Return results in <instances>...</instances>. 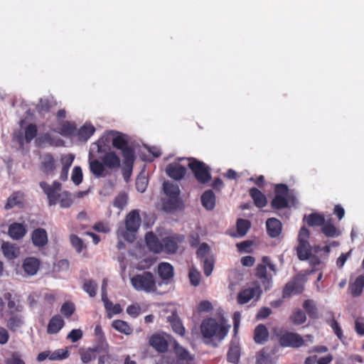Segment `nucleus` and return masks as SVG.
<instances>
[{
	"instance_id": "obj_1",
	"label": "nucleus",
	"mask_w": 364,
	"mask_h": 364,
	"mask_svg": "<svg viewBox=\"0 0 364 364\" xmlns=\"http://www.w3.org/2000/svg\"><path fill=\"white\" fill-rule=\"evenodd\" d=\"M230 326L225 325L223 322L218 323L213 318L204 319L200 326V333L204 339L215 338L222 341L227 336Z\"/></svg>"
},
{
	"instance_id": "obj_2",
	"label": "nucleus",
	"mask_w": 364,
	"mask_h": 364,
	"mask_svg": "<svg viewBox=\"0 0 364 364\" xmlns=\"http://www.w3.org/2000/svg\"><path fill=\"white\" fill-rule=\"evenodd\" d=\"M274 196L272 198L270 205L274 210H279L294 205L295 197L290 194L289 188L284 183L276 184L274 188Z\"/></svg>"
},
{
	"instance_id": "obj_3",
	"label": "nucleus",
	"mask_w": 364,
	"mask_h": 364,
	"mask_svg": "<svg viewBox=\"0 0 364 364\" xmlns=\"http://www.w3.org/2000/svg\"><path fill=\"white\" fill-rule=\"evenodd\" d=\"M183 159L188 161V167L199 183L205 184L210 182L211 180L210 168L206 164L193 157L179 158L178 161Z\"/></svg>"
},
{
	"instance_id": "obj_4",
	"label": "nucleus",
	"mask_w": 364,
	"mask_h": 364,
	"mask_svg": "<svg viewBox=\"0 0 364 364\" xmlns=\"http://www.w3.org/2000/svg\"><path fill=\"white\" fill-rule=\"evenodd\" d=\"M131 284L134 289L146 293L156 291V282L154 275L150 272H144L132 277Z\"/></svg>"
},
{
	"instance_id": "obj_5",
	"label": "nucleus",
	"mask_w": 364,
	"mask_h": 364,
	"mask_svg": "<svg viewBox=\"0 0 364 364\" xmlns=\"http://www.w3.org/2000/svg\"><path fill=\"white\" fill-rule=\"evenodd\" d=\"M117 135L112 139V146L122 151L123 156V163L129 168H132L136 159L134 149L129 146L128 141L124 136L118 132Z\"/></svg>"
},
{
	"instance_id": "obj_6",
	"label": "nucleus",
	"mask_w": 364,
	"mask_h": 364,
	"mask_svg": "<svg viewBox=\"0 0 364 364\" xmlns=\"http://www.w3.org/2000/svg\"><path fill=\"white\" fill-rule=\"evenodd\" d=\"M39 186L47 196L48 205H55L58 203V197L62 192V184L57 181H54L50 185L46 181H41Z\"/></svg>"
},
{
	"instance_id": "obj_7",
	"label": "nucleus",
	"mask_w": 364,
	"mask_h": 364,
	"mask_svg": "<svg viewBox=\"0 0 364 364\" xmlns=\"http://www.w3.org/2000/svg\"><path fill=\"white\" fill-rule=\"evenodd\" d=\"M141 217L139 215V212L138 210H132L130 211L125 218L124 223H125V229L126 232H122V236L129 241H132V240H129L128 237V232L134 233L137 232L138 229L141 225Z\"/></svg>"
},
{
	"instance_id": "obj_8",
	"label": "nucleus",
	"mask_w": 364,
	"mask_h": 364,
	"mask_svg": "<svg viewBox=\"0 0 364 364\" xmlns=\"http://www.w3.org/2000/svg\"><path fill=\"white\" fill-rule=\"evenodd\" d=\"M279 343L283 348H300L304 345V340L296 333L285 332L279 336Z\"/></svg>"
},
{
	"instance_id": "obj_9",
	"label": "nucleus",
	"mask_w": 364,
	"mask_h": 364,
	"mask_svg": "<svg viewBox=\"0 0 364 364\" xmlns=\"http://www.w3.org/2000/svg\"><path fill=\"white\" fill-rule=\"evenodd\" d=\"M57 162L53 154H44L40 158L39 169L46 176H53L58 167Z\"/></svg>"
},
{
	"instance_id": "obj_10",
	"label": "nucleus",
	"mask_w": 364,
	"mask_h": 364,
	"mask_svg": "<svg viewBox=\"0 0 364 364\" xmlns=\"http://www.w3.org/2000/svg\"><path fill=\"white\" fill-rule=\"evenodd\" d=\"M185 237L180 234H173L162 239V252L174 254L178 248V244L184 241Z\"/></svg>"
},
{
	"instance_id": "obj_11",
	"label": "nucleus",
	"mask_w": 364,
	"mask_h": 364,
	"mask_svg": "<svg viewBox=\"0 0 364 364\" xmlns=\"http://www.w3.org/2000/svg\"><path fill=\"white\" fill-rule=\"evenodd\" d=\"M4 300L7 301V306L11 314L22 310V306L19 304L17 296L16 294L13 295L10 292H6L4 294L3 298H0V312H2L4 308Z\"/></svg>"
},
{
	"instance_id": "obj_12",
	"label": "nucleus",
	"mask_w": 364,
	"mask_h": 364,
	"mask_svg": "<svg viewBox=\"0 0 364 364\" xmlns=\"http://www.w3.org/2000/svg\"><path fill=\"white\" fill-rule=\"evenodd\" d=\"M262 290L258 284H256L253 287H250L242 290L237 295V303L240 304H245L249 302L255 296L257 298L260 296Z\"/></svg>"
},
{
	"instance_id": "obj_13",
	"label": "nucleus",
	"mask_w": 364,
	"mask_h": 364,
	"mask_svg": "<svg viewBox=\"0 0 364 364\" xmlns=\"http://www.w3.org/2000/svg\"><path fill=\"white\" fill-rule=\"evenodd\" d=\"M58 103L52 96L41 98L36 106L37 112L41 116L49 113L51 109L57 106Z\"/></svg>"
},
{
	"instance_id": "obj_14",
	"label": "nucleus",
	"mask_w": 364,
	"mask_h": 364,
	"mask_svg": "<svg viewBox=\"0 0 364 364\" xmlns=\"http://www.w3.org/2000/svg\"><path fill=\"white\" fill-rule=\"evenodd\" d=\"M41 261L34 257H26L22 263V269L27 276H34L40 269Z\"/></svg>"
},
{
	"instance_id": "obj_15",
	"label": "nucleus",
	"mask_w": 364,
	"mask_h": 364,
	"mask_svg": "<svg viewBox=\"0 0 364 364\" xmlns=\"http://www.w3.org/2000/svg\"><path fill=\"white\" fill-rule=\"evenodd\" d=\"M166 172L170 178L176 181H180L184 178L187 170L179 163H171L167 165Z\"/></svg>"
},
{
	"instance_id": "obj_16",
	"label": "nucleus",
	"mask_w": 364,
	"mask_h": 364,
	"mask_svg": "<svg viewBox=\"0 0 364 364\" xmlns=\"http://www.w3.org/2000/svg\"><path fill=\"white\" fill-rule=\"evenodd\" d=\"M304 286L301 284L299 277H295L293 280L289 282L283 290V296L284 298L291 296V294H299L302 292Z\"/></svg>"
},
{
	"instance_id": "obj_17",
	"label": "nucleus",
	"mask_w": 364,
	"mask_h": 364,
	"mask_svg": "<svg viewBox=\"0 0 364 364\" xmlns=\"http://www.w3.org/2000/svg\"><path fill=\"white\" fill-rule=\"evenodd\" d=\"M166 321L170 323L174 333L180 335L181 336H183L185 335L186 329L176 310L172 311L171 314L166 317Z\"/></svg>"
},
{
	"instance_id": "obj_18",
	"label": "nucleus",
	"mask_w": 364,
	"mask_h": 364,
	"mask_svg": "<svg viewBox=\"0 0 364 364\" xmlns=\"http://www.w3.org/2000/svg\"><path fill=\"white\" fill-rule=\"evenodd\" d=\"M266 228L267 235L272 238H275L282 233V224L279 220L275 218H270L266 221Z\"/></svg>"
},
{
	"instance_id": "obj_19",
	"label": "nucleus",
	"mask_w": 364,
	"mask_h": 364,
	"mask_svg": "<svg viewBox=\"0 0 364 364\" xmlns=\"http://www.w3.org/2000/svg\"><path fill=\"white\" fill-rule=\"evenodd\" d=\"M31 240L34 246L38 247H44L48 241L46 230L41 228L35 229L31 233Z\"/></svg>"
},
{
	"instance_id": "obj_20",
	"label": "nucleus",
	"mask_w": 364,
	"mask_h": 364,
	"mask_svg": "<svg viewBox=\"0 0 364 364\" xmlns=\"http://www.w3.org/2000/svg\"><path fill=\"white\" fill-rule=\"evenodd\" d=\"M145 241L150 251L156 254L162 252V240L160 241L153 232L146 234Z\"/></svg>"
},
{
	"instance_id": "obj_21",
	"label": "nucleus",
	"mask_w": 364,
	"mask_h": 364,
	"mask_svg": "<svg viewBox=\"0 0 364 364\" xmlns=\"http://www.w3.org/2000/svg\"><path fill=\"white\" fill-rule=\"evenodd\" d=\"M149 345L160 353L167 351L168 344L166 340L159 334H154L149 338Z\"/></svg>"
},
{
	"instance_id": "obj_22",
	"label": "nucleus",
	"mask_w": 364,
	"mask_h": 364,
	"mask_svg": "<svg viewBox=\"0 0 364 364\" xmlns=\"http://www.w3.org/2000/svg\"><path fill=\"white\" fill-rule=\"evenodd\" d=\"M74 156L73 154L63 155L60 157V163L62 165L59 179L62 181H65L68 179V172L70 166L74 161Z\"/></svg>"
},
{
	"instance_id": "obj_23",
	"label": "nucleus",
	"mask_w": 364,
	"mask_h": 364,
	"mask_svg": "<svg viewBox=\"0 0 364 364\" xmlns=\"http://www.w3.org/2000/svg\"><path fill=\"white\" fill-rule=\"evenodd\" d=\"M27 232L26 226L22 223H14L9 226V235L14 240L22 239Z\"/></svg>"
},
{
	"instance_id": "obj_24",
	"label": "nucleus",
	"mask_w": 364,
	"mask_h": 364,
	"mask_svg": "<svg viewBox=\"0 0 364 364\" xmlns=\"http://www.w3.org/2000/svg\"><path fill=\"white\" fill-rule=\"evenodd\" d=\"M249 194L254 201V204L259 208L265 207L267 204V199L265 195L257 188H251Z\"/></svg>"
},
{
	"instance_id": "obj_25",
	"label": "nucleus",
	"mask_w": 364,
	"mask_h": 364,
	"mask_svg": "<svg viewBox=\"0 0 364 364\" xmlns=\"http://www.w3.org/2000/svg\"><path fill=\"white\" fill-rule=\"evenodd\" d=\"M65 321L60 315L53 316L49 321L47 326V333L55 334L64 326Z\"/></svg>"
},
{
	"instance_id": "obj_26",
	"label": "nucleus",
	"mask_w": 364,
	"mask_h": 364,
	"mask_svg": "<svg viewBox=\"0 0 364 364\" xmlns=\"http://www.w3.org/2000/svg\"><path fill=\"white\" fill-rule=\"evenodd\" d=\"M97 353H101V350L98 346L94 348H88L87 349H80L79 354L80 360L83 364H87L92 360L96 358Z\"/></svg>"
},
{
	"instance_id": "obj_27",
	"label": "nucleus",
	"mask_w": 364,
	"mask_h": 364,
	"mask_svg": "<svg viewBox=\"0 0 364 364\" xmlns=\"http://www.w3.org/2000/svg\"><path fill=\"white\" fill-rule=\"evenodd\" d=\"M364 288V274L356 277L353 283H350L348 290L353 297H358L361 295Z\"/></svg>"
},
{
	"instance_id": "obj_28",
	"label": "nucleus",
	"mask_w": 364,
	"mask_h": 364,
	"mask_svg": "<svg viewBox=\"0 0 364 364\" xmlns=\"http://www.w3.org/2000/svg\"><path fill=\"white\" fill-rule=\"evenodd\" d=\"M254 341L257 344H263L269 338V331L264 324H259L254 331Z\"/></svg>"
},
{
	"instance_id": "obj_29",
	"label": "nucleus",
	"mask_w": 364,
	"mask_h": 364,
	"mask_svg": "<svg viewBox=\"0 0 364 364\" xmlns=\"http://www.w3.org/2000/svg\"><path fill=\"white\" fill-rule=\"evenodd\" d=\"M203 206L208 210H212L215 206V195L212 190L205 191L200 197Z\"/></svg>"
},
{
	"instance_id": "obj_30",
	"label": "nucleus",
	"mask_w": 364,
	"mask_h": 364,
	"mask_svg": "<svg viewBox=\"0 0 364 364\" xmlns=\"http://www.w3.org/2000/svg\"><path fill=\"white\" fill-rule=\"evenodd\" d=\"M1 250L4 256L9 260L14 259L19 255V248L8 242H5L2 244Z\"/></svg>"
},
{
	"instance_id": "obj_31",
	"label": "nucleus",
	"mask_w": 364,
	"mask_h": 364,
	"mask_svg": "<svg viewBox=\"0 0 364 364\" xmlns=\"http://www.w3.org/2000/svg\"><path fill=\"white\" fill-rule=\"evenodd\" d=\"M158 274L163 280H169L173 278V267L168 262H161L158 265Z\"/></svg>"
},
{
	"instance_id": "obj_32",
	"label": "nucleus",
	"mask_w": 364,
	"mask_h": 364,
	"mask_svg": "<svg viewBox=\"0 0 364 364\" xmlns=\"http://www.w3.org/2000/svg\"><path fill=\"white\" fill-rule=\"evenodd\" d=\"M102 162L109 168H118L120 166V159L114 151L106 153L102 158Z\"/></svg>"
},
{
	"instance_id": "obj_33",
	"label": "nucleus",
	"mask_w": 364,
	"mask_h": 364,
	"mask_svg": "<svg viewBox=\"0 0 364 364\" xmlns=\"http://www.w3.org/2000/svg\"><path fill=\"white\" fill-rule=\"evenodd\" d=\"M23 194L21 192L14 193L8 199L5 204V209L9 210L15 206L21 207L23 205Z\"/></svg>"
},
{
	"instance_id": "obj_34",
	"label": "nucleus",
	"mask_w": 364,
	"mask_h": 364,
	"mask_svg": "<svg viewBox=\"0 0 364 364\" xmlns=\"http://www.w3.org/2000/svg\"><path fill=\"white\" fill-rule=\"evenodd\" d=\"M112 326L118 332L125 335H131L133 332V329L129 324L122 320L117 319L113 321Z\"/></svg>"
},
{
	"instance_id": "obj_35",
	"label": "nucleus",
	"mask_w": 364,
	"mask_h": 364,
	"mask_svg": "<svg viewBox=\"0 0 364 364\" xmlns=\"http://www.w3.org/2000/svg\"><path fill=\"white\" fill-rule=\"evenodd\" d=\"M95 128L92 124H84L77 132V136L80 141H87L95 133Z\"/></svg>"
},
{
	"instance_id": "obj_36",
	"label": "nucleus",
	"mask_w": 364,
	"mask_h": 364,
	"mask_svg": "<svg viewBox=\"0 0 364 364\" xmlns=\"http://www.w3.org/2000/svg\"><path fill=\"white\" fill-rule=\"evenodd\" d=\"M58 203L62 208H70L73 203L72 194L68 191H63L58 197Z\"/></svg>"
},
{
	"instance_id": "obj_37",
	"label": "nucleus",
	"mask_w": 364,
	"mask_h": 364,
	"mask_svg": "<svg viewBox=\"0 0 364 364\" xmlns=\"http://www.w3.org/2000/svg\"><path fill=\"white\" fill-rule=\"evenodd\" d=\"M296 253L300 260H306L311 256L309 243H299L296 247Z\"/></svg>"
},
{
	"instance_id": "obj_38",
	"label": "nucleus",
	"mask_w": 364,
	"mask_h": 364,
	"mask_svg": "<svg viewBox=\"0 0 364 364\" xmlns=\"http://www.w3.org/2000/svg\"><path fill=\"white\" fill-rule=\"evenodd\" d=\"M38 134V128L36 124L31 123L24 128L23 139L26 143H30Z\"/></svg>"
},
{
	"instance_id": "obj_39",
	"label": "nucleus",
	"mask_w": 364,
	"mask_h": 364,
	"mask_svg": "<svg viewBox=\"0 0 364 364\" xmlns=\"http://www.w3.org/2000/svg\"><path fill=\"white\" fill-rule=\"evenodd\" d=\"M306 218V223L309 226H322L325 222V218L319 213H311Z\"/></svg>"
},
{
	"instance_id": "obj_40",
	"label": "nucleus",
	"mask_w": 364,
	"mask_h": 364,
	"mask_svg": "<svg viewBox=\"0 0 364 364\" xmlns=\"http://www.w3.org/2000/svg\"><path fill=\"white\" fill-rule=\"evenodd\" d=\"M240 358V348L238 346H232L230 347L227 353V360L228 362L237 364Z\"/></svg>"
},
{
	"instance_id": "obj_41",
	"label": "nucleus",
	"mask_w": 364,
	"mask_h": 364,
	"mask_svg": "<svg viewBox=\"0 0 364 364\" xmlns=\"http://www.w3.org/2000/svg\"><path fill=\"white\" fill-rule=\"evenodd\" d=\"M255 276L263 282H267V284H269L272 280V277L267 275L266 264L263 262L257 264L255 269Z\"/></svg>"
},
{
	"instance_id": "obj_42",
	"label": "nucleus",
	"mask_w": 364,
	"mask_h": 364,
	"mask_svg": "<svg viewBox=\"0 0 364 364\" xmlns=\"http://www.w3.org/2000/svg\"><path fill=\"white\" fill-rule=\"evenodd\" d=\"M90 169L92 173L96 177H100L102 176L105 171V164L103 162L95 159L90 161Z\"/></svg>"
},
{
	"instance_id": "obj_43",
	"label": "nucleus",
	"mask_w": 364,
	"mask_h": 364,
	"mask_svg": "<svg viewBox=\"0 0 364 364\" xmlns=\"http://www.w3.org/2000/svg\"><path fill=\"white\" fill-rule=\"evenodd\" d=\"M164 193L168 197L177 198L179 196L180 190L177 185L170 182H164L163 184Z\"/></svg>"
},
{
	"instance_id": "obj_44",
	"label": "nucleus",
	"mask_w": 364,
	"mask_h": 364,
	"mask_svg": "<svg viewBox=\"0 0 364 364\" xmlns=\"http://www.w3.org/2000/svg\"><path fill=\"white\" fill-rule=\"evenodd\" d=\"M256 364H273L272 356L265 348L257 353Z\"/></svg>"
},
{
	"instance_id": "obj_45",
	"label": "nucleus",
	"mask_w": 364,
	"mask_h": 364,
	"mask_svg": "<svg viewBox=\"0 0 364 364\" xmlns=\"http://www.w3.org/2000/svg\"><path fill=\"white\" fill-rule=\"evenodd\" d=\"M173 350L178 360H188L191 359L188 351L177 342L173 343Z\"/></svg>"
},
{
	"instance_id": "obj_46",
	"label": "nucleus",
	"mask_w": 364,
	"mask_h": 364,
	"mask_svg": "<svg viewBox=\"0 0 364 364\" xmlns=\"http://www.w3.org/2000/svg\"><path fill=\"white\" fill-rule=\"evenodd\" d=\"M82 289L87 293L90 297H95L97 294V284L92 279L85 280L82 285Z\"/></svg>"
},
{
	"instance_id": "obj_47",
	"label": "nucleus",
	"mask_w": 364,
	"mask_h": 364,
	"mask_svg": "<svg viewBox=\"0 0 364 364\" xmlns=\"http://www.w3.org/2000/svg\"><path fill=\"white\" fill-rule=\"evenodd\" d=\"M237 232L239 236H245L250 228L251 223L249 220L240 218L237 220Z\"/></svg>"
},
{
	"instance_id": "obj_48",
	"label": "nucleus",
	"mask_w": 364,
	"mask_h": 364,
	"mask_svg": "<svg viewBox=\"0 0 364 364\" xmlns=\"http://www.w3.org/2000/svg\"><path fill=\"white\" fill-rule=\"evenodd\" d=\"M290 320L295 325H301L306 321V316L301 309H298L293 311L290 316Z\"/></svg>"
},
{
	"instance_id": "obj_49",
	"label": "nucleus",
	"mask_w": 364,
	"mask_h": 364,
	"mask_svg": "<svg viewBox=\"0 0 364 364\" xmlns=\"http://www.w3.org/2000/svg\"><path fill=\"white\" fill-rule=\"evenodd\" d=\"M303 307L310 318H317V308L312 300H305L303 303Z\"/></svg>"
},
{
	"instance_id": "obj_50",
	"label": "nucleus",
	"mask_w": 364,
	"mask_h": 364,
	"mask_svg": "<svg viewBox=\"0 0 364 364\" xmlns=\"http://www.w3.org/2000/svg\"><path fill=\"white\" fill-rule=\"evenodd\" d=\"M321 232L328 237H333L337 235V229L331 220L324 222L321 226Z\"/></svg>"
},
{
	"instance_id": "obj_51",
	"label": "nucleus",
	"mask_w": 364,
	"mask_h": 364,
	"mask_svg": "<svg viewBox=\"0 0 364 364\" xmlns=\"http://www.w3.org/2000/svg\"><path fill=\"white\" fill-rule=\"evenodd\" d=\"M23 325V320L21 316L14 315L11 316V318L7 321V327L11 331H16L18 328H20Z\"/></svg>"
},
{
	"instance_id": "obj_52",
	"label": "nucleus",
	"mask_w": 364,
	"mask_h": 364,
	"mask_svg": "<svg viewBox=\"0 0 364 364\" xmlns=\"http://www.w3.org/2000/svg\"><path fill=\"white\" fill-rule=\"evenodd\" d=\"M75 304L71 301H65L63 304L60 308V313L65 318H70L75 312Z\"/></svg>"
},
{
	"instance_id": "obj_53",
	"label": "nucleus",
	"mask_w": 364,
	"mask_h": 364,
	"mask_svg": "<svg viewBox=\"0 0 364 364\" xmlns=\"http://www.w3.org/2000/svg\"><path fill=\"white\" fill-rule=\"evenodd\" d=\"M83 178L82 171L80 166H75L72 171L71 180L76 186L80 185Z\"/></svg>"
},
{
	"instance_id": "obj_54",
	"label": "nucleus",
	"mask_w": 364,
	"mask_h": 364,
	"mask_svg": "<svg viewBox=\"0 0 364 364\" xmlns=\"http://www.w3.org/2000/svg\"><path fill=\"white\" fill-rule=\"evenodd\" d=\"M201 262L203 264V272L205 276L208 277L212 274L214 268V259L212 257H205L202 259Z\"/></svg>"
},
{
	"instance_id": "obj_55",
	"label": "nucleus",
	"mask_w": 364,
	"mask_h": 364,
	"mask_svg": "<svg viewBox=\"0 0 364 364\" xmlns=\"http://www.w3.org/2000/svg\"><path fill=\"white\" fill-rule=\"evenodd\" d=\"M69 356V353L67 349H58L53 352H50V360H61L67 358Z\"/></svg>"
},
{
	"instance_id": "obj_56",
	"label": "nucleus",
	"mask_w": 364,
	"mask_h": 364,
	"mask_svg": "<svg viewBox=\"0 0 364 364\" xmlns=\"http://www.w3.org/2000/svg\"><path fill=\"white\" fill-rule=\"evenodd\" d=\"M70 241L76 252L80 253L83 250V241L77 235L72 234L70 236Z\"/></svg>"
},
{
	"instance_id": "obj_57",
	"label": "nucleus",
	"mask_w": 364,
	"mask_h": 364,
	"mask_svg": "<svg viewBox=\"0 0 364 364\" xmlns=\"http://www.w3.org/2000/svg\"><path fill=\"white\" fill-rule=\"evenodd\" d=\"M127 195L124 193L118 194L113 202V205L114 207L119 208V209H123L124 207L127 203Z\"/></svg>"
},
{
	"instance_id": "obj_58",
	"label": "nucleus",
	"mask_w": 364,
	"mask_h": 364,
	"mask_svg": "<svg viewBox=\"0 0 364 364\" xmlns=\"http://www.w3.org/2000/svg\"><path fill=\"white\" fill-rule=\"evenodd\" d=\"M188 277L190 282L193 286L197 287L199 285L200 282V274L196 269L193 267L190 269Z\"/></svg>"
},
{
	"instance_id": "obj_59",
	"label": "nucleus",
	"mask_w": 364,
	"mask_h": 364,
	"mask_svg": "<svg viewBox=\"0 0 364 364\" xmlns=\"http://www.w3.org/2000/svg\"><path fill=\"white\" fill-rule=\"evenodd\" d=\"M104 353L99 355L97 364H113L114 359L112 355L106 349L104 350Z\"/></svg>"
},
{
	"instance_id": "obj_60",
	"label": "nucleus",
	"mask_w": 364,
	"mask_h": 364,
	"mask_svg": "<svg viewBox=\"0 0 364 364\" xmlns=\"http://www.w3.org/2000/svg\"><path fill=\"white\" fill-rule=\"evenodd\" d=\"M83 333L80 328L73 329L67 336L66 338L70 340L73 343H75L82 338Z\"/></svg>"
},
{
	"instance_id": "obj_61",
	"label": "nucleus",
	"mask_w": 364,
	"mask_h": 364,
	"mask_svg": "<svg viewBox=\"0 0 364 364\" xmlns=\"http://www.w3.org/2000/svg\"><path fill=\"white\" fill-rule=\"evenodd\" d=\"M5 364H25L21 355L17 353H13L11 356L6 359Z\"/></svg>"
},
{
	"instance_id": "obj_62",
	"label": "nucleus",
	"mask_w": 364,
	"mask_h": 364,
	"mask_svg": "<svg viewBox=\"0 0 364 364\" xmlns=\"http://www.w3.org/2000/svg\"><path fill=\"white\" fill-rule=\"evenodd\" d=\"M62 133L65 135L71 136L73 135L76 131L75 124L65 122L61 127Z\"/></svg>"
},
{
	"instance_id": "obj_63",
	"label": "nucleus",
	"mask_w": 364,
	"mask_h": 364,
	"mask_svg": "<svg viewBox=\"0 0 364 364\" xmlns=\"http://www.w3.org/2000/svg\"><path fill=\"white\" fill-rule=\"evenodd\" d=\"M328 323L331 327L337 337L341 340L343 337V331L338 322L334 318H333L329 322H328Z\"/></svg>"
},
{
	"instance_id": "obj_64",
	"label": "nucleus",
	"mask_w": 364,
	"mask_h": 364,
	"mask_svg": "<svg viewBox=\"0 0 364 364\" xmlns=\"http://www.w3.org/2000/svg\"><path fill=\"white\" fill-rule=\"evenodd\" d=\"M210 248L208 244L202 243L197 250L196 254L197 257L200 259V260L204 259L205 257H209L208 254L209 252Z\"/></svg>"
}]
</instances>
